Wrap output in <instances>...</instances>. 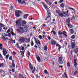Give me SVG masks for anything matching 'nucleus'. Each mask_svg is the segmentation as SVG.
I'll return each instance as SVG.
<instances>
[{"instance_id":"1","label":"nucleus","mask_w":78,"mask_h":78,"mask_svg":"<svg viewBox=\"0 0 78 78\" xmlns=\"http://www.w3.org/2000/svg\"><path fill=\"white\" fill-rule=\"evenodd\" d=\"M55 12L58 14V16L61 17H62L63 16L64 17L69 16V10H67L66 12H64L62 13L61 12V11L59 10H56Z\"/></svg>"},{"instance_id":"2","label":"nucleus","mask_w":78,"mask_h":78,"mask_svg":"<svg viewBox=\"0 0 78 78\" xmlns=\"http://www.w3.org/2000/svg\"><path fill=\"white\" fill-rule=\"evenodd\" d=\"M22 20L21 18H20L16 21V27H20L21 26V22Z\"/></svg>"},{"instance_id":"3","label":"nucleus","mask_w":78,"mask_h":78,"mask_svg":"<svg viewBox=\"0 0 78 78\" xmlns=\"http://www.w3.org/2000/svg\"><path fill=\"white\" fill-rule=\"evenodd\" d=\"M22 11L20 10H16L15 16L16 17H20V14H22Z\"/></svg>"},{"instance_id":"4","label":"nucleus","mask_w":78,"mask_h":78,"mask_svg":"<svg viewBox=\"0 0 78 78\" xmlns=\"http://www.w3.org/2000/svg\"><path fill=\"white\" fill-rule=\"evenodd\" d=\"M20 30L19 29H17V31L19 33V34L21 35L22 33H23V32H24V31H23V27H20Z\"/></svg>"},{"instance_id":"5","label":"nucleus","mask_w":78,"mask_h":78,"mask_svg":"<svg viewBox=\"0 0 78 78\" xmlns=\"http://www.w3.org/2000/svg\"><path fill=\"white\" fill-rule=\"evenodd\" d=\"M34 39L35 40V42L36 45H38V44H39V45H41V42H40V41H39L37 38L34 37Z\"/></svg>"},{"instance_id":"6","label":"nucleus","mask_w":78,"mask_h":78,"mask_svg":"<svg viewBox=\"0 0 78 78\" xmlns=\"http://www.w3.org/2000/svg\"><path fill=\"white\" fill-rule=\"evenodd\" d=\"M29 69L31 70H32V73H34V72H35V70H36V67H34L33 66V65H31V66H30L29 67ZM33 68H34V69H33Z\"/></svg>"},{"instance_id":"7","label":"nucleus","mask_w":78,"mask_h":78,"mask_svg":"<svg viewBox=\"0 0 78 78\" xmlns=\"http://www.w3.org/2000/svg\"><path fill=\"white\" fill-rule=\"evenodd\" d=\"M15 61L14 60H12V66H11L10 65V67L11 69H12V68H15V67H16V66L15 65Z\"/></svg>"},{"instance_id":"8","label":"nucleus","mask_w":78,"mask_h":78,"mask_svg":"<svg viewBox=\"0 0 78 78\" xmlns=\"http://www.w3.org/2000/svg\"><path fill=\"white\" fill-rule=\"evenodd\" d=\"M62 57H58V62L60 64H63V61H62Z\"/></svg>"},{"instance_id":"9","label":"nucleus","mask_w":78,"mask_h":78,"mask_svg":"<svg viewBox=\"0 0 78 78\" xmlns=\"http://www.w3.org/2000/svg\"><path fill=\"white\" fill-rule=\"evenodd\" d=\"M19 40L22 42H24L25 41V39L24 37H21L19 39Z\"/></svg>"},{"instance_id":"10","label":"nucleus","mask_w":78,"mask_h":78,"mask_svg":"<svg viewBox=\"0 0 78 78\" xmlns=\"http://www.w3.org/2000/svg\"><path fill=\"white\" fill-rule=\"evenodd\" d=\"M45 21L47 20V21H49V20H51V17L49 16H47L45 19Z\"/></svg>"},{"instance_id":"11","label":"nucleus","mask_w":78,"mask_h":78,"mask_svg":"<svg viewBox=\"0 0 78 78\" xmlns=\"http://www.w3.org/2000/svg\"><path fill=\"white\" fill-rule=\"evenodd\" d=\"M74 66H75V68H76V69H77V68L76 67H77V65H78V64L77 63H76V60L75 59L74 60Z\"/></svg>"},{"instance_id":"12","label":"nucleus","mask_w":78,"mask_h":78,"mask_svg":"<svg viewBox=\"0 0 78 78\" xmlns=\"http://www.w3.org/2000/svg\"><path fill=\"white\" fill-rule=\"evenodd\" d=\"M36 57L37 58V60L38 61V62H41V58L38 55H36Z\"/></svg>"},{"instance_id":"13","label":"nucleus","mask_w":78,"mask_h":78,"mask_svg":"<svg viewBox=\"0 0 78 78\" xmlns=\"http://www.w3.org/2000/svg\"><path fill=\"white\" fill-rule=\"evenodd\" d=\"M56 43L57 42L55 41L52 40L51 41V45H56Z\"/></svg>"},{"instance_id":"14","label":"nucleus","mask_w":78,"mask_h":78,"mask_svg":"<svg viewBox=\"0 0 78 78\" xmlns=\"http://www.w3.org/2000/svg\"><path fill=\"white\" fill-rule=\"evenodd\" d=\"M71 45L72 48V49H73V48H75V43H74L73 42H72L71 43Z\"/></svg>"},{"instance_id":"15","label":"nucleus","mask_w":78,"mask_h":78,"mask_svg":"<svg viewBox=\"0 0 78 78\" xmlns=\"http://www.w3.org/2000/svg\"><path fill=\"white\" fill-rule=\"evenodd\" d=\"M43 6L45 8V9H46L47 10V11L48 12V10L49 9V8H48V7H47V5H46V4H44Z\"/></svg>"},{"instance_id":"16","label":"nucleus","mask_w":78,"mask_h":78,"mask_svg":"<svg viewBox=\"0 0 78 78\" xmlns=\"http://www.w3.org/2000/svg\"><path fill=\"white\" fill-rule=\"evenodd\" d=\"M62 34L64 35L65 37H68V36H67V35L66 34V32L65 31H63V32H62Z\"/></svg>"},{"instance_id":"17","label":"nucleus","mask_w":78,"mask_h":78,"mask_svg":"<svg viewBox=\"0 0 78 78\" xmlns=\"http://www.w3.org/2000/svg\"><path fill=\"white\" fill-rule=\"evenodd\" d=\"M24 32H27V31L28 30V28L27 27H24Z\"/></svg>"},{"instance_id":"18","label":"nucleus","mask_w":78,"mask_h":78,"mask_svg":"<svg viewBox=\"0 0 78 78\" xmlns=\"http://www.w3.org/2000/svg\"><path fill=\"white\" fill-rule=\"evenodd\" d=\"M57 46H58V48L59 51H60V49H61V48H62V47H61V45H59V44H56V47H57Z\"/></svg>"},{"instance_id":"19","label":"nucleus","mask_w":78,"mask_h":78,"mask_svg":"<svg viewBox=\"0 0 78 78\" xmlns=\"http://www.w3.org/2000/svg\"><path fill=\"white\" fill-rule=\"evenodd\" d=\"M66 22L67 23H70V18H69L68 19L66 20Z\"/></svg>"},{"instance_id":"20","label":"nucleus","mask_w":78,"mask_h":78,"mask_svg":"<svg viewBox=\"0 0 78 78\" xmlns=\"http://www.w3.org/2000/svg\"><path fill=\"white\" fill-rule=\"evenodd\" d=\"M29 16V15L28 14H26L24 16L23 18H24V19H27V18L28 17V16Z\"/></svg>"},{"instance_id":"21","label":"nucleus","mask_w":78,"mask_h":78,"mask_svg":"<svg viewBox=\"0 0 78 78\" xmlns=\"http://www.w3.org/2000/svg\"><path fill=\"white\" fill-rule=\"evenodd\" d=\"M67 25L70 28H73V26L70 23H69V24H67Z\"/></svg>"},{"instance_id":"22","label":"nucleus","mask_w":78,"mask_h":78,"mask_svg":"<svg viewBox=\"0 0 78 78\" xmlns=\"http://www.w3.org/2000/svg\"><path fill=\"white\" fill-rule=\"evenodd\" d=\"M2 52L3 53L4 56H6V54H7V51H2Z\"/></svg>"},{"instance_id":"23","label":"nucleus","mask_w":78,"mask_h":78,"mask_svg":"<svg viewBox=\"0 0 78 78\" xmlns=\"http://www.w3.org/2000/svg\"><path fill=\"white\" fill-rule=\"evenodd\" d=\"M2 37L1 38L2 39H3V41H5L6 40V38L3 35H2Z\"/></svg>"},{"instance_id":"24","label":"nucleus","mask_w":78,"mask_h":78,"mask_svg":"<svg viewBox=\"0 0 78 78\" xmlns=\"http://www.w3.org/2000/svg\"><path fill=\"white\" fill-rule=\"evenodd\" d=\"M21 23L23 25H26L27 23V22L25 20H23L22 21Z\"/></svg>"},{"instance_id":"25","label":"nucleus","mask_w":78,"mask_h":78,"mask_svg":"<svg viewBox=\"0 0 78 78\" xmlns=\"http://www.w3.org/2000/svg\"><path fill=\"white\" fill-rule=\"evenodd\" d=\"M19 76L20 78H24L22 74H19Z\"/></svg>"},{"instance_id":"26","label":"nucleus","mask_w":78,"mask_h":78,"mask_svg":"<svg viewBox=\"0 0 78 78\" xmlns=\"http://www.w3.org/2000/svg\"><path fill=\"white\" fill-rule=\"evenodd\" d=\"M74 52L75 53H77L78 52V48H76L74 50Z\"/></svg>"},{"instance_id":"27","label":"nucleus","mask_w":78,"mask_h":78,"mask_svg":"<svg viewBox=\"0 0 78 78\" xmlns=\"http://www.w3.org/2000/svg\"><path fill=\"white\" fill-rule=\"evenodd\" d=\"M62 32L60 30L58 31V35H61V34H62Z\"/></svg>"},{"instance_id":"28","label":"nucleus","mask_w":78,"mask_h":78,"mask_svg":"<svg viewBox=\"0 0 78 78\" xmlns=\"http://www.w3.org/2000/svg\"><path fill=\"white\" fill-rule=\"evenodd\" d=\"M70 32L71 34H73L74 32H73V29H71L70 30Z\"/></svg>"},{"instance_id":"29","label":"nucleus","mask_w":78,"mask_h":78,"mask_svg":"<svg viewBox=\"0 0 78 78\" xmlns=\"http://www.w3.org/2000/svg\"><path fill=\"white\" fill-rule=\"evenodd\" d=\"M47 48H48L47 46H45L44 47V50H47Z\"/></svg>"},{"instance_id":"30","label":"nucleus","mask_w":78,"mask_h":78,"mask_svg":"<svg viewBox=\"0 0 78 78\" xmlns=\"http://www.w3.org/2000/svg\"><path fill=\"white\" fill-rule=\"evenodd\" d=\"M60 6L61 8H64V6H65V5L64 4V3H62L61 4Z\"/></svg>"},{"instance_id":"31","label":"nucleus","mask_w":78,"mask_h":78,"mask_svg":"<svg viewBox=\"0 0 78 78\" xmlns=\"http://www.w3.org/2000/svg\"><path fill=\"white\" fill-rule=\"evenodd\" d=\"M4 25L3 24H2V23H0V27L1 28H3V27H4Z\"/></svg>"},{"instance_id":"32","label":"nucleus","mask_w":78,"mask_h":78,"mask_svg":"<svg viewBox=\"0 0 78 78\" xmlns=\"http://www.w3.org/2000/svg\"><path fill=\"white\" fill-rule=\"evenodd\" d=\"M3 45V44L0 43V49L1 50H3V47H2Z\"/></svg>"},{"instance_id":"33","label":"nucleus","mask_w":78,"mask_h":78,"mask_svg":"<svg viewBox=\"0 0 78 78\" xmlns=\"http://www.w3.org/2000/svg\"><path fill=\"white\" fill-rule=\"evenodd\" d=\"M30 38L29 37L27 39L26 41V42L27 43H29V42H30Z\"/></svg>"},{"instance_id":"34","label":"nucleus","mask_w":78,"mask_h":78,"mask_svg":"<svg viewBox=\"0 0 78 78\" xmlns=\"http://www.w3.org/2000/svg\"><path fill=\"white\" fill-rule=\"evenodd\" d=\"M47 12L48 14V16H50H50H51V13L50 12V11H49V10H48V11H47Z\"/></svg>"},{"instance_id":"35","label":"nucleus","mask_w":78,"mask_h":78,"mask_svg":"<svg viewBox=\"0 0 78 78\" xmlns=\"http://www.w3.org/2000/svg\"><path fill=\"white\" fill-rule=\"evenodd\" d=\"M75 37V35H73L71 37V39H74Z\"/></svg>"},{"instance_id":"36","label":"nucleus","mask_w":78,"mask_h":78,"mask_svg":"<svg viewBox=\"0 0 78 78\" xmlns=\"http://www.w3.org/2000/svg\"><path fill=\"white\" fill-rule=\"evenodd\" d=\"M44 72L45 74H48V72H47V70L46 69L44 70Z\"/></svg>"},{"instance_id":"37","label":"nucleus","mask_w":78,"mask_h":78,"mask_svg":"<svg viewBox=\"0 0 78 78\" xmlns=\"http://www.w3.org/2000/svg\"><path fill=\"white\" fill-rule=\"evenodd\" d=\"M9 59L10 61H11V60H12V56H10L9 57Z\"/></svg>"},{"instance_id":"38","label":"nucleus","mask_w":78,"mask_h":78,"mask_svg":"<svg viewBox=\"0 0 78 78\" xmlns=\"http://www.w3.org/2000/svg\"><path fill=\"white\" fill-rule=\"evenodd\" d=\"M0 72L1 73H4V71L2 70V69H0Z\"/></svg>"},{"instance_id":"39","label":"nucleus","mask_w":78,"mask_h":78,"mask_svg":"<svg viewBox=\"0 0 78 78\" xmlns=\"http://www.w3.org/2000/svg\"><path fill=\"white\" fill-rule=\"evenodd\" d=\"M9 55H7L5 56L6 59H8V58L9 57Z\"/></svg>"},{"instance_id":"40","label":"nucleus","mask_w":78,"mask_h":78,"mask_svg":"<svg viewBox=\"0 0 78 78\" xmlns=\"http://www.w3.org/2000/svg\"><path fill=\"white\" fill-rule=\"evenodd\" d=\"M67 66L68 67H70V64H69V62H67Z\"/></svg>"},{"instance_id":"41","label":"nucleus","mask_w":78,"mask_h":78,"mask_svg":"<svg viewBox=\"0 0 78 78\" xmlns=\"http://www.w3.org/2000/svg\"><path fill=\"white\" fill-rule=\"evenodd\" d=\"M3 67V63H2L1 64L0 63V67Z\"/></svg>"},{"instance_id":"42","label":"nucleus","mask_w":78,"mask_h":78,"mask_svg":"<svg viewBox=\"0 0 78 78\" xmlns=\"http://www.w3.org/2000/svg\"><path fill=\"white\" fill-rule=\"evenodd\" d=\"M78 73V71L76 70V71H75V72L73 74H74V75H76L77 73Z\"/></svg>"},{"instance_id":"43","label":"nucleus","mask_w":78,"mask_h":78,"mask_svg":"<svg viewBox=\"0 0 78 78\" xmlns=\"http://www.w3.org/2000/svg\"><path fill=\"white\" fill-rule=\"evenodd\" d=\"M11 33H9L8 34V36L9 37H11Z\"/></svg>"},{"instance_id":"44","label":"nucleus","mask_w":78,"mask_h":78,"mask_svg":"<svg viewBox=\"0 0 78 78\" xmlns=\"http://www.w3.org/2000/svg\"><path fill=\"white\" fill-rule=\"evenodd\" d=\"M72 18L71 19V20H73V19H77V18H76V16L74 17V16H72Z\"/></svg>"},{"instance_id":"45","label":"nucleus","mask_w":78,"mask_h":78,"mask_svg":"<svg viewBox=\"0 0 78 78\" xmlns=\"http://www.w3.org/2000/svg\"><path fill=\"white\" fill-rule=\"evenodd\" d=\"M27 52H28L27 54L28 55V56L29 57L30 56V53L29 52V51H27Z\"/></svg>"},{"instance_id":"46","label":"nucleus","mask_w":78,"mask_h":78,"mask_svg":"<svg viewBox=\"0 0 78 78\" xmlns=\"http://www.w3.org/2000/svg\"><path fill=\"white\" fill-rule=\"evenodd\" d=\"M38 37L39 38V39H42V37L41 36V35H40L38 36Z\"/></svg>"},{"instance_id":"47","label":"nucleus","mask_w":78,"mask_h":78,"mask_svg":"<svg viewBox=\"0 0 78 78\" xmlns=\"http://www.w3.org/2000/svg\"><path fill=\"white\" fill-rule=\"evenodd\" d=\"M20 53H21V56H22V55L23 56H22V58L23 57V55H24V53L23 52H20Z\"/></svg>"},{"instance_id":"48","label":"nucleus","mask_w":78,"mask_h":78,"mask_svg":"<svg viewBox=\"0 0 78 78\" xmlns=\"http://www.w3.org/2000/svg\"><path fill=\"white\" fill-rule=\"evenodd\" d=\"M47 38H48V39L49 40V41L51 39V37H50V36H47Z\"/></svg>"},{"instance_id":"49","label":"nucleus","mask_w":78,"mask_h":78,"mask_svg":"<svg viewBox=\"0 0 78 78\" xmlns=\"http://www.w3.org/2000/svg\"><path fill=\"white\" fill-rule=\"evenodd\" d=\"M64 75H65L66 78H68V77H67V74H66V72L64 73Z\"/></svg>"},{"instance_id":"50","label":"nucleus","mask_w":78,"mask_h":78,"mask_svg":"<svg viewBox=\"0 0 78 78\" xmlns=\"http://www.w3.org/2000/svg\"><path fill=\"white\" fill-rule=\"evenodd\" d=\"M31 46H33L34 45V43H33V40L31 41Z\"/></svg>"},{"instance_id":"51","label":"nucleus","mask_w":78,"mask_h":78,"mask_svg":"<svg viewBox=\"0 0 78 78\" xmlns=\"http://www.w3.org/2000/svg\"><path fill=\"white\" fill-rule=\"evenodd\" d=\"M10 31H11V30H10V29H9L8 30H7V31L6 32V33H9V32H10Z\"/></svg>"},{"instance_id":"52","label":"nucleus","mask_w":78,"mask_h":78,"mask_svg":"<svg viewBox=\"0 0 78 78\" xmlns=\"http://www.w3.org/2000/svg\"><path fill=\"white\" fill-rule=\"evenodd\" d=\"M10 9L11 10L13 9H14V6H13L12 5H11V7H10Z\"/></svg>"},{"instance_id":"53","label":"nucleus","mask_w":78,"mask_h":78,"mask_svg":"<svg viewBox=\"0 0 78 78\" xmlns=\"http://www.w3.org/2000/svg\"><path fill=\"white\" fill-rule=\"evenodd\" d=\"M25 3V1L23 0L22 1V2L21 3V5H22L23 3Z\"/></svg>"},{"instance_id":"54","label":"nucleus","mask_w":78,"mask_h":78,"mask_svg":"<svg viewBox=\"0 0 78 78\" xmlns=\"http://www.w3.org/2000/svg\"><path fill=\"white\" fill-rule=\"evenodd\" d=\"M63 0H60L59 2V3H62V2H63Z\"/></svg>"},{"instance_id":"55","label":"nucleus","mask_w":78,"mask_h":78,"mask_svg":"<svg viewBox=\"0 0 78 78\" xmlns=\"http://www.w3.org/2000/svg\"><path fill=\"white\" fill-rule=\"evenodd\" d=\"M45 1L47 3H48V2H49V0H45Z\"/></svg>"},{"instance_id":"56","label":"nucleus","mask_w":78,"mask_h":78,"mask_svg":"<svg viewBox=\"0 0 78 78\" xmlns=\"http://www.w3.org/2000/svg\"><path fill=\"white\" fill-rule=\"evenodd\" d=\"M13 53L14 54V55H16L17 54V53L16 52L13 51Z\"/></svg>"},{"instance_id":"57","label":"nucleus","mask_w":78,"mask_h":78,"mask_svg":"<svg viewBox=\"0 0 78 78\" xmlns=\"http://www.w3.org/2000/svg\"><path fill=\"white\" fill-rule=\"evenodd\" d=\"M24 49H25L24 47H22V48L21 49V50H22V51H23V50H24Z\"/></svg>"},{"instance_id":"58","label":"nucleus","mask_w":78,"mask_h":78,"mask_svg":"<svg viewBox=\"0 0 78 78\" xmlns=\"http://www.w3.org/2000/svg\"><path fill=\"white\" fill-rule=\"evenodd\" d=\"M63 37L61 35H59V38L60 39H61V38H62Z\"/></svg>"},{"instance_id":"59","label":"nucleus","mask_w":78,"mask_h":78,"mask_svg":"<svg viewBox=\"0 0 78 78\" xmlns=\"http://www.w3.org/2000/svg\"><path fill=\"white\" fill-rule=\"evenodd\" d=\"M53 34L54 35H56V32L54 31L53 32Z\"/></svg>"},{"instance_id":"60","label":"nucleus","mask_w":78,"mask_h":78,"mask_svg":"<svg viewBox=\"0 0 78 78\" xmlns=\"http://www.w3.org/2000/svg\"><path fill=\"white\" fill-rule=\"evenodd\" d=\"M12 71L13 72H15V70H14V69H12Z\"/></svg>"},{"instance_id":"61","label":"nucleus","mask_w":78,"mask_h":78,"mask_svg":"<svg viewBox=\"0 0 78 78\" xmlns=\"http://www.w3.org/2000/svg\"><path fill=\"white\" fill-rule=\"evenodd\" d=\"M18 2L19 3H20L21 2H22V0H18Z\"/></svg>"},{"instance_id":"62","label":"nucleus","mask_w":78,"mask_h":78,"mask_svg":"<svg viewBox=\"0 0 78 78\" xmlns=\"http://www.w3.org/2000/svg\"><path fill=\"white\" fill-rule=\"evenodd\" d=\"M38 77H39V76L38 75V74L36 75V78H38Z\"/></svg>"},{"instance_id":"63","label":"nucleus","mask_w":78,"mask_h":78,"mask_svg":"<svg viewBox=\"0 0 78 78\" xmlns=\"http://www.w3.org/2000/svg\"><path fill=\"white\" fill-rule=\"evenodd\" d=\"M16 47H17V48H20V46H19V45H18V46H15Z\"/></svg>"},{"instance_id":"64","label":"nucleus","mask_w":78,"mask_h":78,"mask_svg":"<svg viewBox=\"0 0 78 78\" xmlns=\"http://www.w3.org/2000/svg\"><path fill=\"white\" fill-rule=\"evenodd\" d=\"M11 33L12 35H14V32H12V31H11Z\"/></svg>"}]
</instances>
